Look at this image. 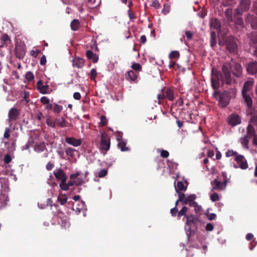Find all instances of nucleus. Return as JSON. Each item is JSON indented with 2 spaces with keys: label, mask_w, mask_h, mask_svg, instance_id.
Here are the masks:
<instances>
[{
  "label": "nucleus",
  "mask_w": 257,
  "mask_h": 257,
  "mask_svg": "<svg viewBox=\"0 0 257 257\" xmlns=\"http://www.w3.org/2000/svg\"><path fill=\"white\" fill-rule=\"evenodd\" d=\"M222 71L225 75L226 84L231 85L235 83V80L232 76L231 72L233 76L239 78L242 75V68L240 64L231 60L229 63H225L222 65Z\"/></svg>",
  "instance_id": "nucleus-1"
},
{
  "label": "nucleus",
  "mask_w": 257,
  "mask_h": 257,
  "mask_svg": "<svg viewBox=\"0 0 257 257\" xmlns=\"http://www.w3.org/2000/svg\"><path fill=\"white\" fill-rule=\"evenodd\" d=\"M200 222V217L198 215L190 214L186 216V225L188 227L187 229V236H191L195 233L198 225Z\"/></svg>",
  "instance_id": "nucleus-2"
},
{
  "label": "nucleus",
  "mask_w": 257,
  "mask_h": 257,
  "mask_svg": "<svg viewBox=\"0 0 257 257\" xmlns=\"http://www.w3.org/2000/svg\"><path fill=\"white\" fill-rule=\"evenodd\" d=\"M235 89L231 88L229 90H224L220 95L219 103L221 107H226L229 103L230 98L235 95Z\"/></svg>",
  "instance_id": "nucleus-3"
},
{
  "label": "nucleus",
  "mask_w": 257,
  "mask_h": 257,
  "mask_svg": "<svg viewBox=\"0 0 257 257\" xmlns=\"http://www.w3.org/2000/svg\"><path fill=\"white\" fill-rule=\"evenodd\" d=\"M219 81L226 84L225 75L223 74L222 71L221 72L212 71L211 82V86L214 90H216L219 88Z\"/></svg>",
  "instance_id": "nucleus-4"
},
{
  "label": "nucleus",
  "mask_w": 257,
  "mask_h": 257,
  "mask_svg": "<svg viewBox=\"0 0 257 257\" xmlns=\"http://www.w3.org/2000/svg\"><path fill=\"white\" fill-rule=\"evenodd\" d=\"M53 174L57 180H61V183L59 185L60 188L62 190L67 191V187L66 185V182L67 181V177L64 170L59 168L55 170L53 172Z\"/></svg>",
  "instance_id": "nucleus-5"
},
{
  "label": "nucleus",
  "mask_w": 257,
  "mask_h": 257,
  "mask_svg": "<svg viewBox=\"0 0 257 257\" xmlns=\"http://www.w3.org/2000/svg\"><path fill=\"white\" fill-rule=\"evenodd\" d=\"M251 0H240L235 11L236 15H242L244 12H247L251 6Z\"/></svg>",
  "instance_id": "nucleus-6"
},
{
  "label": "nucleus",
  "mask_w": 257,
  "mask_h": 257,
  "mask_svg": "<svg viewBox=\"0 0 257 257\" xmlns=\"http://www.w3.org/2000/svg\"><path fill=\"white\" fill-rule=\"evenodd\" d=\"M100 145L99 149L100 150L107 151L110 148V138L105 132L101 133Z\"/></svg>",
  "instance_id": "nucleus-7"
},
{
  "label": "nucleus",
  "mask_w": 257,
  "mask_h": 257,
  "mask_svg": "<svg viewBox=\"0 0 257 257\" xmlns=\"http://www.w3.org/2000/svg\"><path fill=\"white\" fill-rule=\"evenodd\" d=\"M227 122L229 125L234 127L241 123L242 118L237 113H232L228 116Z\"/></svg>",
  "instance_id": "nucleus-8"
},
{
  "label": "nucleus",
  "mask_w": 257,
  "mask_h": 257,
  "mask_svg": "<svg viewBox=\"0 0 257 257\" xmlns=\"http://www.w3.org/2000/svg\"><path fill=\"white\" fill-rule=\"evenodd\" d=\"M225 43L226 48L231 53H236L237 51V46L232 36H229L226 38Z\"/></svg>",
  "instance_id": "nucleus-9"
},
{
  "label": "nucleus",
  "mask_w": 257,
  "mask_h": 257,
  "mask_svg": "<svg viewBox=\"0 0 257 257\" xmlns=\"http://www.w3.org/2000/svg\"><path fill=\"white\" fill-rule=\"evenodd\" d=\"M245 69L247 73L251 75H257V61H252L245 64Z\"/></svg>",
  "instance_id": "nucleus-10"
},
{
  "label": "nucleus",
  "mask_w": 257,
  "mask_h": 257,
  "mask_svg": "<svg viewBox=\"0 0 257 257\" xmlns=\"http://www.w3.org/2000/svg\"><path fill=\"white\" fill-rule=\"evenodd\" d=\"M20 114V110L16 107L12 108L9 111V122L11 126L12 121L16 120Z\"/></svg>",
  "instance_id": "nucleus-11"
},
{
  "label": "nucleus",
  "mask_w": 257,
  "mask_h": 257,
  "mask_svg": "<svg viewBox=\"0 0 257 257\" xmlns=\"http://www.w3.org/2000/svg\"><path fill=\"white\" fill-rule=\"evenodd\" d=\"M15 54L19 59H23L26 54V47L24 45H16L15 49Z\"/></svg>",
  "instance_id": "nucleus-12"
},
{
  "label": "nucleus",
  "mask_w": 257,
  "mask_h": 257,
  "mask_svg": "<svg viewBox=\"0 0 257 257\" xmlns=\"http://www.w3.org/2000/svg\"><path fill=\"white\" fill-rule=\"evenodd\" d=\"M235 161L239 165L240 168L242 170L246 169L248 167V164L245 157L242 155H237L235 157Z\"/></svg>",
  "instance_id": "nucleus-13"
},
{
  "label": "nucleus",
  "mask_w": 257,
  "mask_h": 257,
  "mask_svg": "<svg viewBox=\"0 0 257 257\" xmlns=\"http://www.w3.org/2000/svg\"><path fill=\"white\" fill-rule=\"evenodd\" d=\"M246 23H249L253 29L257 30V17L253 15L247 14L245 18Z\"/></svg>",
  "instance_id": "nucleus-14"
},
{
  "label": "nucleus",
  "mask_w": 257,
  "mask_h": 257,
  "mask_svg": "<svg viewBox=\"0 0 257 257\" xmlns=\"http://www.w3.org/2000/svg\"><path fill=\"white\" fill-rule=\"evenodd\" d=\"M254 83L253 78H250L246 81L243 84L242 93H247L252 90Z\"/></svg>",
  "instance_id": "nucleus-15"
},
{
  "label": "nucleus",
  "mask_w": 257,
  "mask_h": 257,
  "mask_svg": "<svg viewBox=\"0 0 257 257\" xmlns=\"http://www.w3.org/2000/svg\"><path fill=\"white\" fill-rule=\"evenodd\" d=\"M37 88L42 94L49 93V86L48 84L43 85L42 80H39L37 83Z\"/></svg>",
  "instance_id": "nucleus-16"
},
{
  "label": "nucleus",
  "mask_w": 257,
  "mask_h": 257,
  "mask_svg": "<svg viewBox=\"0 0 257 257\" xmlns=\"http://www.w3.org/2000/svg\"><path fill=\"white\" fill-rule=\"evenodd\" d=\"M65 142L66 143L75 147L80 146L82 143L80 139H76L73 137H66Z\"/></svg>",
  "instance_id": "nucleus-17"
},
{
  "label": "nucleus",
  "mask_w": 257,
  "mask_h": 257,
  "mask_svg": "<svg viewBox=\"0 0 257 257\" xmlns=\"http://www.w3.org/2000/svg\"><path fill=\"white\" fill-rule=\"evenodd\" d=\"M84 60L80 57H74L72 60V65L73 67H77L78 69L83 67Z\"/></svg>",
  "instance_id": "nucleus-18"
},
{
  "label": "nucleus",
  "mask_w": 257,
  "mask_h": 257,
  "mask_svg": "<svg viewBox=\"0 0 257 257\" xmlns=\"http://www.w3.org/2000/svg\"><path fill=\"white\" fill-rule=\"evenodd\" d=\"M188 186L187 182L183 180L177 182V186H175L176 192L185 191Z\"/></svg>",
  "instance_id": "nucleus-19"
},
{
  "label": "nucleus",
  "mask_w": 257,
  "mask_h": 257,
  "mask_svg": "<svg viewBox=\"0 0 257 257\" xmlns=\"http://www.w3.org/2000/svg\"><path fill=\"white\" fill-rule=\"evenodd\" d=\"M10 37L6 34H4L0 38V47H6L10 43Z\"/></svg>",
  "instance_id": "nucleus-20"
},
{
  "label": "nucleus",
  "mask_w": 257,
  "mask_h": 257,
  "mask_svg": "<svg viewBox=\"0 0 257 257\" xmlns=\"http://www.w3.org/2000/svg\"><path fill=\"white\" fill-rule=\"evenodd\" d=\"M196 198V195L195 194H190L186 197L185 200H184L183 205L188 204L191 207L194 204V203L196 202L195 201Z\"/></svg>",
  "instance_id": "nucleus-21"
},
{
  "label": "nucleus",
  "mask_w": 257,
  "mask_h": 257,
  "mask_svg": "<svg viewBox=\"0 0 257 257\" xmlns=\"http://www.w3.org/2000/svg\"><path fill=\"white\" fill-rule=\"evenodd\" d=\"M249 44L251 47H257V32H253L250 34Z\"/></svg>",
  "instance_id": "nucleus-22"
},
{
  "label": "nucleus",
  "mask_w": 257,
  "mask_h": 257,
  "mask_svg": "<svg viewBox=\"0 0 257 257\" xmlns=\"http://www.w3.org/2000/svg\"><path fill=\"white\" fill-rule=\"evenodd\" d=\"M211 184L212 185V191H213L215 190L222 189L223 185V184L221 182L218 181L217 179H214L213 181H212L211 182Z\"/></svg>",
  "instance_id": "nucleus-23"
},
{
  "label": "nucleus",
  "mask_w": 257,
  "mask_h": 257,
  "mask_svg": "<svg viewBox=\"0 0 257 257\" xmlns=\"http://www.w3.org/2000/svg\"><path fill=\"white\" fill-rule=\"evenodd\" d=\"M246 135L250 138L256 135L255 128L250 123H249L247 126Z\"/></svg>",
  "instance_id": "nucleus-24"
},
{
  "label": "nucleus",
  "mask_w": 257,
  "mask_h": 257,
  "mask_svg": "<svg viewBox=\"0 0 257 257\" xmlns=\"http://www.w3.org/2000/svg\"><path fill=\"white\" fill-rule=\"evenodd\" d=\"M244 101L248 108H251L252 105V99L247 93H242Z\"/></svg>",
  "instance_id": "nucleus-25"
},
{
  "label": "nucleus",
  "mask_w": 257,
  "mask_h": 257,
  "mask_svg": "<svg viewBox=\"0 0 257 257\" xmlns=\"http://www.w3.org/2000/svg\"><path fill=\"white\" fill-rule=\"evenodd\" d=\"M250 138L246 135L241 137L239 142L243 148L248 149L249 148L248 143Z\"/></svg>",
  "instance_id": "nucleus-26"
},
{
  "label": "nucleus",
  "mask_w": 257,
  "mask_h": 257,
  "mask_svg": "<svg viewBox=\"0 0 257 257\" xmlns=\"http://www.w3.org/2000/svg\"><path fill=\"white\" fill-rule=\"evenodd\" d=\"M211 27L218 31H221V23L217 19H212L210 23Z\"/></svg>",
  "instance_id": "nucleus-27"
},
{
  "label": "nucleus",
  "mask_w": 257,
  "mask_h": 257,
  "mask_svg": "<svg viewBox=\"0 0 257 257\" xmlns=\"http://www.w3.org/2000/svg\"><path fill=\"white\" fill-rule=\"evenodd\" d=\"M46 149L44 142L36 144L34 147V151L38 153L42 152Z\"/></svg>",
  "instance_id": "nucleus-28"
},
{
  "label": "nucleus",
  "mask_w": 257,
  "mask_h": 257,
  "mask_svg": "<svg viewBox=\"0 0 257 257\" xmlns=\"http://www.w3.org/2000/svg\"><path fill=\"white\" fill-rule=\"evenodd\" d=\"M210 46L212 48H213L216 46L217 44V37L216 32L214 31H211L210 33Z\"/></svg>",
  "instance_id": "nucleus-29"
},
{
  "label": "nucleus",
  "mask_w": 257,
  "mask_h": 257,
  "mask_svg": "<svg viewBox=\"0 0 257 257\" xmlns=\"http://www.w3.org/2000/svg\"><path fill=\"white\" fill-rule=\"evenodd\" d=\"M80 26V23L77 19H74L70 24L71 28L74 31L78 30Z\"/></svg>",
  "instance_id": "nucleus-30"
},
{
  "label": "nucleus",
  "mask_w": 257,
  "mask_h": 257,
  "mask_svg": "<svg viewBox=\"0 0 257 257\" xmlns=\"http://www.w3.org/2000/svg\"><path fill=\"white\" fill-rule=\"evenodd\" d=\"M191 207H193L194 208V211L196 213V215H198L199 216L202 214V207L201 206L199 205L197 202L194 203V204L192 205Z\"/></svg>",
  "instance_id": "nucleus-31"
},
{
  "label": "nucleus",
  "mask_w": 257,
  "mask_h": 257,
  "mask_svg": "<svg viewBox=\"0 0 257 257\" xmlns=\"http://www.w3.org/2000/svg\"><path fill=\"white\" fill-rule=\"evenodd\" d=\"M188 210V209L186 206H183L177 213L178 218L180 219L182 216H184L186 218V216L190 215L187 214Z\"/></svg>",
  "instance_id": "nucleus-32"
},
{
  "label": "nucleus",
  "mask_w": 257,
  "mask_h": 257,
  "mask_svg": "<svg viewBox=\"0 0 257 257\" xmlns=\"http://www.w3.org/2000/svg\"><path fill=\"white\" fill-rule=\"evenodd\" d=\"M56 124H57L59 126L61 127H64L66 126L67 121L65 119V118H57L55 120Z\"/></svg>",
  "instance_id": "nucleus-33"
},
{
  "label": "nucleus",
  "mask_w": 257,
  "mask_h": 257,
  "mask_svg": "<svg viewBox=\"0 0 257 257\" xmlns=\"http://www.w3.org/2000/svg\"><path fill=\"white\" fill-rule=\"evenodd\" d=\"M126 78L131 81H135L137 78V75L133 70H130L127 72Z\"/></svg>",
  "instance_id": "nucleus-34"
},
{
  "label": "nucleus",
  "mask_w": 257,
  "mask_h": 257,
  "mask_svg": "<svg viewBox=\"0 0 257 257\" xmlns=\"http://www.w3.org/2000/svg\"><path fill=\"white\" fill-rule=\"evenodd\" d=\"M166 97L168 100L172 101L174 100V91L171 89L168 88L165 92Z\"/></svg>",
  "instance_id": "nucleus-35"
},
{
  "label": "nucleus",
  "mask_w": 257,
  "mask_h": 257,
  "mask_svg": "<svg viewBox=\"0 0 257 257\" xmlns=\"http://www.w3.org/2000/svg\"><path fill=\"white\" fill-rule=\"evenodd\" d=\"M126 144L125 142L123 140L118 142L117 146L118 148H119L121 151H127L129 150V149L128 147H126Z\"/></svg>",
  "instance_id": "nucleus-36"
},
{
  "label": "nucleus",
  "mask_w": 257,
  "mask_h": 257,
  "mask_svg": "<svg viewBox=\"0 0 257 257\" xmlns=\"http://www.w3.org/2000/svg\"><path fill=\"white\" fill-rule=\"evenodd\" d=\"M86 55L88 59H92V62L95 63H96V57L94 55V53L91 50H87L86 53Z\"/></svg>",
  "instance_id": "nucleus-37"
},
{
  "label": "nucleus",
  "mask_w": 257,
  "mask_h": 257,
  "mask_svg": "<svg viewBox=\"0 0 257 257\" xmlns=\"http://www.w3.org/2000/svg\"><path fill=\"white\" fill-rule=\"evenodd\" d=\"M77 205H78V207L73 205V210L77 211L78 212H80L81 210H82L84 207L85 203L84 201H81L78 203Z\"/></svg>",
  "instance_id": "nucleus-38"
},
{
  "label": "nucleus",
  "mask_w": 257,
  "mask_h": 257,
  "mask_svg": "<svg viewBox=\"0 0 257 257\" xmlns=\"http://www.w3.org/2000/svg\"><path fill=\"white\" fill-rule=\"evenodd\" d=\"M80 182L79 181H77L76 180H70L68 181V183H66V185L67 186V190H68L69 188V186H73V185H76V186H79L80 185Z\"/></svg>",
  "instance_id": "nucleus-39"
},
{
  "label": "nucleus",
  "mask_w": 257,
  "mask_h": 257,
  "mask_svg": "<svg viewBox=\"0 0 257 257\" xmlns=\"http://www.w3.org/2000/svg\"><path fill=\"white\" fill-rule=\"evenodd\" d=\"M169 57L170 59H177L180 57V53L178 51H173L169 54Z\"/></svg>",
  "instance_id": "nucleus-40"
},
{
  "label": "nucleus",
  "mask_w": 257,
  "mask_h": 257,
  "mask_svg": "<svg viewBox=\"0 0 257 257\" xmlns=\"http://www.w3.org/2000/svg\"><path fill=\"white\" fill-rule=\"evenodd\" d=\"M46 122L48 126L53 128L56 127V122L52 120L50 116L47 117Z\"/></svg>",
  "instance_id": "nucleus-41"
},
{
  "label": "nucleus",
  "mask_w": 257,
  "mask_h": 257,
  "mask_svg": "<svg viewBox=\"0 0 257 257\" xmlns=\"http://www.w3.org/2000/svg\"><path fill=\"white\" fill-rule=\"evenodd\" d=\"M53 111L56 113H59L63 109V106L58 104L55 103L53 106Z\"/></svg>",
  "instance_id": "nucleus-42"
},
{
  "label": "nucleus",
  "mask_w": 257,
  "mask_h": 257,
  "mask_svg": "<svg viewBox=\"0 0 257 257\" xmlns=\"http://www.w3.org/2000/svg\"><path fill=\"white\" fill-rule=\"evenodd\" d=\"M100 121L98 122L99 126H103L105 125L107 122V119L105 116L101 115L100 116Z\"/></svg>",
  "instance_id": "nucleus-43"
},
{
  "label": "nucleus",
  "mask_w": 257,
  "mask_h": 257,
  "mask_svg": "<svg viewBox=\"0 0 257 257\" xmlns=\"http://www.w3.org/2000/svg\"><path fill=\"white\" fill-rule=\"evenodd\" d=\"M178 195V199L179 201H180L182 204H183V202L184 200H185L186 196L184 193L181 192V191L176 192Z\"/></svg>",
  "instance_id": "nucleus-44"
},
{
  "label": "nucleus",
  "mask_w": 257,
  "mask_h": 257,
  "mask_svg": "<svg viewBox=\"0 0 257 257\" xmlns=\"http://www.w3.org/2000/svg\"><path fill=\"white\" fill-rule=\"evenodd\" d=\"M75 150L71 148H67L65 150L66 154L71 157H73L74 156Z\"/></svg>",
  "instance_id": "nucleus-45"
},
{
  "label": "nucleus",
  "mask_w": 257,
  "mask_h": 257,
  "mask_svg": "<svg viewBox=\"0 0 257 257\" xmlns=\"http://www.w3.org/2000/svg\"><path fill=\"white\" fill-rule=\"evenodd\" d=\"M166 98L165 92H162L157 95V98L158 100V103L161 104L162 101H163Z\"/></svg>",
  "instance_id": "nucleus-46"
},
{
  "label": "nucleus",
  "mask_w": 257,
  "mask_h": 257,
  "mask_svg": "<svg viewBox=\"0 0 257 257\" xmlns=\"http://www.w3.org/2000/svg\"><path fill=\"white\" fill-rule=\"evenodd\" d=\"M237 153L236 152H235L233 151L232 150H228L227 152L225 153V156L226 157H230L231 156L237 155Z\"/></svg>",
  "instance_id": "nucleus-47"
},
{
  "label": "nucleus",
  "mask_w": 257,
  "mask_h": 257,
  "mask_svg": "<svg viewBox=\"0 0 257 257\" xmlns=\"http://www.w3.org/2000/svg\"><path fill=\"white\" fill-rule=\"evenodd\" d=\"M107 174V169H103L100 170L98 172V176L99 177H103L105 176Z\"/></svg>",
  "instance_id": "nucleus-48"
},
{
  "label": "nucleus",
  "mask_w": 257,
  "mask_h": 257,
  "mask_svg": "<svg viewBox=\"0 0 257 257\" xmlns=\"http://www.w3.org/2000/svg\"><path fill=\"white\" fill-rule=\"evenodd\" d=\"M170 10V6L167 4H164V8L162 10V13H163L164 15H166L169 13Z\"/></svg>",
  "instance_id": "nucleus-49"
},
{
  "label": "nucleus",
  "mask_w": 257,
  "mask_h": 257,
  "mask_svg": "<svg viewBox=\"0 0 257 257\" xmlns=\"http://www.w3.org/2000/svg\"><path fill=\"white\" fill-rule=\"evenodd\" d=\"M25 77H26V79L29 81H31L33 80L34 78V74H33L32 72H31L30 71L28 72L26 74Z\"/></svg>",
  "instance_id": "nucleus-50"
},
{
  "label": "nucleus",
  "mask_w": 257,
  "mask_h": 257,
  "mask_svg": "<svg viewBox=\"0 0 257 257\" xmlns=\"http://www.w3.org/2000/svg\"><path fill=\"white\" fill-rule=\"evenodd\" d=\"M210 197L211 200L213 202L218 201L219 199V195L217 193H213L212 194H211L210 195Z\"/></svg>",
  "instance_id": "nucleus-51"
},
{
  "label": "nucleus",
  "mask_w": 257,
  "mask_h": 257,
  "mask_svg": "<svg viewBox=\"0 0 257 257\" xmlns=\"http://www.w3.org/2000/svg\"><path fill=\"white\" fill-rule=\"evenodd\" d=\"M132 68L134 70L138 71L141 70L142 66L139 63H135L133 64Z\"/></svg>",
  "instance_id": "nucleus-52"
},
{
  "label": "nucleus",
  "mask_w": 257,
  "mask_h": 257,
  "mask_svg": "<svg viewBox=\"0 0 257 257\" xmlns=\"http://www.w3.org/2000/svg\"><path fill=\"white\" fill-rule=\"evenodd\" d=\"M90 77L91 79L95 81L96 78V70L95 69L93 68L91 69L90 73Z\"/></svg>",
  "instance_id": "nucleus-53"
},
{
  "label": "nucleus",
  "mask_w": 257,
  "mask_h": 257,
  "mask_svg": "<svg viewBox=\"0 0 257 257\" xmlns=\"http://www.w3.org/2000/svg\"><path fill=\"white\" fill-rule=\"evenodd\" d=\"M150 6L156 9H158L160 7V4L157 0L153 1Z\"/></svg>",
  "instance_id": "nucleus-54"
},
{
  "label": "nucleus",
  "mask_w": 257,
  "mask_h": 257,
  "mask_svg": "<svg viewBox=\"0 0 257 257\" xmlns=\"http://www.w3.org/2000/svg\"><path fill=\"white\" fill-rule=\"evenodd\" d=\"M205 214L209 220H213L216 217V214L215 213H209L207 212L205 213Z\"/></svg>",
  "instance_id": "nucleus-55"
},
{
  "label": "nucleus",
  "mask_w": 257,
  "mask_h": 257,
  "mask_svg": "<svg viewBox=\"0 0 257 257\" xmlns=\"http://www.w3.org/2000/svg\"><path fill=\"white\" fill-rule=\"evenodd\" d=\"M250 123L257 125V114H254L251 116L249 120V123Z\"/></svg>",
  "instance_id": "nucleus-56"
},
{
  "label": "nucleus",
  "mask_w": 257,
  "mask_h": 257,
  "mask_svg": "<svg viewBox=\"0 0 257 257\" xmlns=\"http://www.w3.org/2000/svg\"><path fill=\"white\" fill-rule=\"evenodd\" d=\"M178 212V210L177 207H174L170 210V213L171 215L173 217L177 216V213Z\"/></svg>",
  "instance_id": "nucleus-57"
},
{
  "label": "nucleus",
  "mask_w": 257,
  "mask_h": 257,
  "mask_svg": "<svg viewBox=\"0 0 257 257\" xmlns=\"http://www.w3.org/2000/svg\"><path fill=\"white\" fill-rule=\"evenodd\" d=\"M40 101L43 104H47L50 102L49 99L46 96H43L40 99Z\"/></svg>",
  "instance_id": "nucleus-58"
},
{
  "label": "nucleus",
  "mask_w": 257,
  "mask_h": 257,
  "mask_svg": "<svg viewBox=\"0 0 257 257\" xmlns=\"http://www.w3.org/2000/svg\"><path fill=\"white\" fill-rule=\"evenodd\" d=\"M169 153L167 151L164 150H163L161 151V156L162 158H167L169 157Z\"/></svg>",
  "instance_id": "nucleus-59"
},
{
  "label": "nucleus",
  "mask_w": 257,
  "mask_h": 257,
  "mask_svg": "<svg viewBox=\"0 0 257 257\" xmlns=\"http://www.w3.org/2000/svg\"><path fill=\"white\" fill-rule=\"evenodd\" d=\"M214 229V226L212 224L210 223H208L205 227V229L207 231H212Z\"/></svg>",
  "instance_id": "nucleus-60"
},
{
  "label": "nucleus",
  "mask_w": 257,
  "mask_h": 257,
  "mask_svg": "<svg viewBox=\"0 0 257 257\" xmlns=\"http://www.w3.org/2000/svg\"><path fill=\"white\" fill-rule=\"evenodd\" d=\"M186 37L188 40L192 39L193 33L190 31H187L185 33Z\"/></svg>",
  "instance_id": "nucleus-61"
},
{
  "label": "nucleus",
  "mask_w": 257,
  "mask_h": 257,
  "mask_svg": "<svg viewBox=\"0 0 257 257\" xmlns=\"http://www.w3.org/2000/svg\"><path fill=\"white\" fill-rule=\"evenodd\" d=\"M4 162L6 164H9L11 162L12 159L10 155H6L4 158Z\"/></svg>",
  "instance_id": "nucleus-62"
},
{
  "label": "nucleus",
  "mask_w": 257,
  "mask_h": 257,
  "mask_svg": "<svg viewBox=\"0 0 257 257\" xmlns=\"http://www.w3.org/2000/svg\"><path fill=\"white\" fill-rule=\"evenodd\" d=\"M10 128H6L5 131V133L4 135V137L5 138L8 139L10 137Z\"/></svg>",
  "instance_id": "nucleus-63"
},
{
  "label": "nucleus",
  "mask_w": 257,
  "mask_h": 257,
  "mask_svg": "<svg viewBox=\"0 0 257 257\" xmlns=\"http://www.w3.org/2000/svg\"><path fill=\"white\" fill-rule=\"evenodd\" d=\"M54 165L49 162L47 164L46 166V168L48 171H50L54 168Z\"/></svg>",
  "instance_id": "nucleus-64"
}]
</instances>
